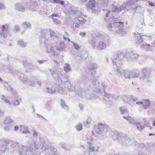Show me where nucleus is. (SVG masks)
Segmentation results:
<instances>
[{"label":"nucleus","mask_w":155,"mask_h":155,"mask_svg":"<svg viewBox=\"0 0 155 155\" xmlns=\"http://www.w3.org/2000/svg\"><path fill=\"white\" fill-rule=\"evenodd\" d=\"M90 82L94 86H98L99 84L98 79L93 76L91 78Z\"/></svg>","instance_id":"obj_27"},{"label":"nucleus","mask_w":155,"mask_h":155,"mask_svg":"<svg viewBox=\"0 0 155 155\" xmlns=\"http://www.w3.org/2000/svg\"><path fill=\"white\" fill-rule=\"evenodd\" d=\"M82 125L81 123H79L75 126V128L77 130L80 131L82 129Z\"/></svg>","instance_id":"obj_50"},{"label":"nucleus","mask_w":155,"mask_h":155,"mask_svg":"<svg viewBox=\"0 0 155 155\" xmlns=\"http://www.w3.org/2000/svg\"><path fill=\"white\" fill-rule=\"evenodd\" d=\"M64 47V42H57L55 45L56 50H53L52 51V54L54 56L60 55L61 52L63 51Z\"/></svg>","instance_id":"obj_7"},{"label":"nucleus","mask_w":155,"mask_h":155,"mask_svg":"<svg viewBox=\"0 0 155 155\" xmlns=\"http://www.w3.org/2000/svg\"><path fill=\"white\" fill-rule=\"evenodd\" d=\"M46 48V52L48 53H50L53 50V47L52 45L51 44H50L48 43L45 45Z\"/></svg>","instance_id":"obj_32"},{"label":"nucleus","mask_w":155,"mask_h":155,"mask_svg":"<svg viewBox=\"0 0 155 155\" xmlns=\"http://www.w3.org/2000/svg\"><path fill=\"white\" fill-rule=\"evenodd\" d=\"M137 125V129L139 130H142L144 128V126L143 124H142L140 122H138L136 123Z\"/></svg>","instance_id":"obj_44"},{"label":"nucleus","mask_w":155,"mask_h":155,"mask_svg":"<svg viewBox=\"0 0 155 155\" xmlns=\"http://www.w3.org/2000/svg\"><path fill=\"white\" fill-rule=\"evenodd\" d=\"M23 25H26L28 28H30L31 24L28 21L25 22L23 23Z\"/></svg>","instance_id":"obj_62"},{"label":"nucleus","mask_w":155,"mask_h":155,"mask_svg":"<svg viewBox=\"0 0 155 155\" xmlns=\"http://www.w3.org/2000/svg\"><path fill=\"white\" fill-rule=\"evenodd\" d=\"M4 130L7 131H10L12 130V126L11 125H6L4 127Z\"/></svg>","instance_id":"obj_53"},{"label":"nucleus","mask_w":155,"mask_h":155,"mask_svg":"<svg viewBox=\"0 0 155 155\" xmlns=\"http://www.w3.org/2000/svg\"><path fill=\"white\" fill-rule=\"evenodd\" d=\"M119 60V58H115L114 59L112 60V63L114 65H116V67H117V69H116V71L117 72V73L118 74H119L120 75H122L123 73H124V71H123V72H122L120 68H119L117 67V66L116 64V62H117V61H118Z\"/></svg>","instance_id":"obj_18"},{"label":"nucleus","mask_w":155,"mask_h":155,"mask_svg":"<svg viewBox=\"0 0 155 155\" xmlns=\"http://www.w3.org/2000/svg\"><path fill=\"white\" fill-rule=\"evenodd\" d=\"M8 25H3L2 27V31L0 32V34L2 37L5 38L7 37L8 34Z\"/></svg>","instance_id":"obj_14"},{"label":"nucleus","mask_w":155,"mask_h":155,"mask_svg":"<svg viewBox=\"0 0 155 155\" xmlns=\"http://www.w3.org/2000/svg\"><path fill=\"white\" fill-rule=\"evenodd\" d=\"M6 7L3 3L0 2V10L4 9Z\"/></svg>","instance_id":"obj_64"},{"label":"nucleus","mask_w":155,"mask_h":155,"mask_svg":"<svg viewBox=\"0 0 155 155\" xmlns=\"http://www.w3.org/2000/svg\"><path fill=\"white\" fill-rule=\"evenodd\" d=\"M64 87L65 88L69 91H74L77 85H75L74 86L71 83V81L70 80H68L64 82Z\"/></svg>","instance_id":"obj_12"},{"label":"nucleus","mask_w":155,"mask_h":155,"mask_svg":"<svg viewBox=\"0 0 155 155\" xmlns=\"http://www.w3.org/2000/svg\"><path fill=\"white\" fill-rule=\"evenodd\" d=\"M130 99L131 100H133L134 102H137L138 100L137 98L133 95H131L130 97Z\"/></svg>","instance_id":"obj_63"},{"label":"nucleus","mask_w":155,"mask_h":155,"mask_svg":"<svg viewBox=\"0 0 155 155\" xmlns=\"http://www.w3.org/2000/svg\"><path fill=\"white\" fill-rule=\"evenodd\" d=\"M49 33L50 36L51 38H54L57 37V34L53 31L50 30Z\"/></svg>","instance_id":"obj_48"},{"label":"nucleus","mask_w":155,"mask_h":155,"mask_svg":"<svg viewBox=\"0 0 155 155\" xmlns=\"http://www.w3.org/2000/svg\"><path fill=\"white\" fill-rule=\"evenodd\" d=\"M18 76L19 80L23 83L26 82L28 80V78L24 74L18 72L17 74Z\"/></svg>","instance_id":"obj_20"},{"label":"nucleus","mask_w":155,"mask_h":155,"mask_svg":"<svg viewBox=\"0 0 155 155\" xmlns=\"http://www.w3.org/2000/svg\"><path fill=\"white\" fill-rule=\"evenodd\" d=\"M37 4L34 1H32L30 4V9L32 11H36L37 9Z\"/></svg>","instance_id":"obj_21"},{"label":"nucleus","mask_w":155,"mask_h":155,"mask_svg":"<svg viewBox=\"0 0 155 155\" xmlns=\"http://www.w3.org/2000/svg\"><path fill=\"white\" fill-rule=\"evenodd\" d=\"M141 49H144L148 51H150L151 50V46L150 45L145 43V44H142L140 46Z\"/></svg>","instance_id":"obj_23"},{"label":"nucleus","mask_w":155,"mask_h":155,"mask_svg":"<svg viewBox=\"0 0 155 155\" xmlns=\"http://www.w3.org/2000/svg\"><path fill=\"white\" fill-rule=\"evenodd\" d=\"M85 6L87 10L91 9L94 13H95L98 10L95 0H89Z\"/></svg>","instance_id":"obj_8"},{"label":"nucleus","mask_w":155,"mask_h":155,"mask_svg":"<svg viewBox=\"0 0 155 155\" xmlns=\"http://www.w3.org/2000/svg\"><path fill=\"white\" fill-rule=\"evenodd\" d=\"M15 9L18 11L24 12L25 9L24 5L21 3H17L15 5Z\"/></svg>","instance_id":"obj_17"},{"label":"nucleus","mask_w":155,"mask_h":155,"mask_svg":"<svg viewBox=\"0 0 155 155\" xmlns=\"http://www.w3.org/2000/svg\"><path fill=\"white\" fill-rule=\"evenodd\" d=\"M93 39L89 40V43L94 49L95 48L96 46V42L94 40V39H97L95 38V36L93 35H92Z\"/></svg>","instance_id":"obj_25"},{"label":"nucleus","mask_w":155,"mask_h":155,"mask_svg":"<svg viewBox=\"0 0 155 155\" xmlns=\"http://www.w3.org/2000/svg\"><path fill=\"white\" fill-rule=\"evenodd\" d=\"M142 73L143 74V76L140 78V80L147 79L146 82L147 83H150L152 82L151 81L148 79L149 78L152 77L151 74L149 70L147 68H144L142 69Z\"/></svg>","instance_id":"obj_6"},{"label":"nucleus","mask_w":155,"mask_h":155,"mask_svg":"<svg viewBox=\"0 0 155 155\" xmlns=\"http://www.w3.org/2000/svg\"><path fill=\"white\" fill-rule=\"evenodd\" d=\"M8 70L9 72L12 74H18V71H14L13 68L12 67H10L8 68Z\"/></svg>","instance_id":"obj_49"},{"label":"nucleus","mask_w":155,"mask_h":155,"mask_svg":"<svg viewBox=\"0 0 155 155\" xmlns=\"http://www.w3.org/2000/svg\"><path fill=\"white\" fill-rule=\"evenodd\" d=\"M97 65L94 63H92L87 64V68L89 70H94L97 69L98 68Z\"/></svg>","instance_id":"obj_28"},{"label":"nucleus","mask_w":155,"mask_h":155,"mask_svg":"<svg viewBox=\"0 0 155 155\" xmlns=\"http://www.w3.org/2000/svg\"><path fill=\"white\" fill-rule=\"evenodd\" d=\"M10 143L11 144V147L13 148H15L19 146L18 143V142H15L13 141H10Z\"/></svg>","instance_id":"obj_46"},{"label":"nucleus","mask_w":155,"mask_h":155,"mask_svg":"<svg viewBox=\"0 0 155 155\" xmlns=\"http://www.w3.org/2000/svg\"><path fill=\"white\" fill-rule=\"evenodd\" d=\"M48 38L47 37H40L39 41L41 44L45 45L49 43Z\"/></svg>","instance_id":"obj_22"},{"label":"nucleus","mask_w":155,"mask_h":155,"mask_svg":"<svg viewBox=\"0 0 155 155\" xmlns=\"http://www.w3.org/2000/svg\"><path fill=\"white\" fill-rule=\"evenodd\" d=\"M87 143L89 144V148L90 150L92 152L94 151L95 150V148L91 145V142H89L88 141L87 142Z\"/></svg>","instance_id":"obj_51"},{"label":"nucleus","mask_w":155,"mask_h":155,"mask_svg":"<svg viewBox=\"0 0 155 155\" xmlns=\"http://www.w3.org/2000/svg\"><path fill=\"white\" fill-rule=\"evenodd\" d=\"M74 91H75L77 95L80 97H82L84 96V94L85 91L84 90L82 89L81 88L78 87L77 86L76 87Z\"/></svg>","instance_id":"obj_15"},{"label":"nucleus","mask_w":155,"mask_h":155,"mask_svg":"<svg viewBox=\"0 0 155 155\" xmlns=\"http://www.w3.org/2000/svg\"><path fill=\"white\" fill-rule=\"evenodd\" d=\"M149 147H147V150L150 152H152V150L155 149V143L149 145Z\"/></svg>","instance_id":"obj_43"},{"label":"nucleus","mask_w":155,"mask_h":155,"mask_svg":"<svg viewBox=\"0 0 155 155\" xmlns=\"http://www.w3.org/2000/svg\"><path fill=\"white\" fill-rule=\"evenodd\" d=\"M2 100L5 103L7 104L8 105H11V103L10 101L7 99L4 95H2L1 97Z\"/></svg>","instance_id":"obj_41"},{"label":"nucleus","mask_w":155,"mask_h":155,"mask_svg":"<svg viewBox=\"0 0 155 155\" xmlns=\"http://www.w3.org/2000/svg\"><path fill=\"white\" fill-rule=\"evenodd\" d=\"M10 142L8 139L3 138L0 140V151L4 153L7 149L6 146Z\"/></svg>","instance_id":"obj_11"},{"label":"nucleus","mask_w":155,"mask_h":155,"mask_svg":"<svg viewBox=\"0 0 155 155\" xmlns=\"http://www.w3.org/2000/svg\"><path fill=\"white\" fill-rule=\"evenodd\" d=\"M61 106L65 110H68V106L65 104V103L64 101L62 99L61 100Z\"/></svg>","instance_id":"obj_47"},{"label":"nucleus","mask_w":155,"mask_h":155,"mask_svg":"<svg viewBox=\"0 0 155 155\" xmlns=\"http://www.w3.org/2000/svg\"><path fill=\"white\" fill-rule=\"evenodd\" d=\"M124 74L125 78L128 79L138 78L140 75L139 72L126 70H124Z\"/></svg>","instance_id":"obj_9"},{"label":"nucleus","mask_w":155,"mask_h":155,"mask_svg":"<svg viewBox=\"0 0 155 155\" xmlns=\"http://www.w3.org/2000/svg\"><path fill=\"white\" fill-rule=\"evenodd\" d=\"M104 41H99L97 46V48L99 50H103L105 49L107 46L110 44V38L108 36L103 39Z\"/></svg>","instance_id":"obj_5"},{"label":"nucleus","mask_w":155,"mask_h":155,"mask_svg":"<svg viewBox=\"0 0 155 155\" xmlns=\"http://www.w3.org/2000/svg\"><path fill=\"white\" fill-rule=\"evenodd\" d=\"M60 145L63 148L68 150H70V149L68 148L67 145L66 143H61Z\"/></svg>","instance_id":"obj_55"},{"label":"nucleus","mask_w":155,"mask_h":155,"mask_svg":"<svg viewBox=\"0 0 155 155\" xmlns=\"http://www.w3.org/2000/svg\"><path fill=\"white\" fill-rule=\"evenodd\" d=\"M71 43L73 44L74 47L75 49L78 50L80 48V46L77 44L75 43L73 41H71Z\"/></svg>","instance_id":"obj_59"},{"label":"nucleus","mask_w":155,"mask_h":155,"mask_svg":"<svg viewBox=\"0 0 155 155\" xmlns=\"http://www.w3.org/2000/svg\"><path fill=\"white\" fill-rule=\"evenodd\" d=\"M120 111L121 113L123 115H126L128 114V112L127 110L125 108L120 107Z\"/></svg>","instance_id":"obj_52"},{"label":"nucleus","mask_w":155,"mask_h":155,"mask_svg":"<svg viewBox=\"0 0 155 155\" xmlns=\"http://www.w3.org/2000/svg\"><path fill=\"white\" fill-rule=\"evenodd\" d=\"M53 21L57 24H59L61 23V21L58 19L55 18H52Z\"/></svg>","instance_id":"obj_60"},{"label":"nucleus","mask_w":155,"mask_h":155,"mask_svg":"<svg viewBox=\"0 0 155 155\" xmlns=\"http://www.w3.org/2000/svg\"><path fill=\"white\" fill-rule=\"evenodd\" d=\"M110 130V127L107 124L100 123L98 126L95 127L94 132L97 134L104 135L109 132Z\"/></svg>","instance_id":"obj_3"},{"label":"nucleus","mask_w":155,"mask_h":155,"mask_svg":"<svg viewBox=\"0 0 155 155\" xmlns=\"http://www.w3.org/2000/svg\"><path fill=\"white\" fill-rule=\"evenodd\" d=\"M129 57L132 60L136 59L138 58V55L137 54L134 53L133 51H131L129 54Z\"/></svg>","instance_id":"obj_37"},{"label":"nucleus","mask_w":155,"mask_h":155,"mask_svg":"<svg viewBox=\"0 0 155 155\" xmlns=\"http://www.w3.org/2000/svg\"><path fill=\"white\" fill-rule=\"evenodd\" d=\"M121 98L123 101L126 103H127L129 100L127 96L126 95H122Z\"/></svg>","instance_id":"obj_54"},{"label":"nucleus","mask_w":155,"mask_h":155,"mask_svg":"<svg viewBox=\"0 0 155 155\" xmlns=\"http://www.w3.org/2000/svg\"><path fill=\"white\" fill-rule=\"evenodd\" d=\"M56 84H47L45 91L47 93L53 94L56 91L60 94L63 93V88L61 85L63 84V82L61 79L58 78V81Z\"/></svg>","instance_id":"obj_2"},{"label":"nucleus","mask_w":155,"mask_h":155,"mask_svg":"<svg viewBox=\"0 0 155 155\" xmlns=\"http://www.w3.org/2000/svg\"><path fill=\"white\" fill-rule=\"evenodd\" d=\"M63 72L62 70L59 68H57L56 70V74L57 73L58 75V76H57V77H58V78L61 79L62 80V79L60 78V77H61V76H63V74L62 72Z\"/></svg>","instance_id":"obj_33"},{"label":"nucleus","mask_w":155,"mask_h":155,"mask_svg":"<svg viewBox=\"0 0 155 155\" xmlns=\"http://www.w3.org/2000/svg\"><path fill=\"white\" fill-rule=\"evenodd\" d=\"M103 2L102 3V5L104 7H106L108 5L109 0H103Z\"/></svg>","instance_id":"obj_58"},{"label":"nucleus","mask_w":155,"mask_h":155,"mask_svg":"<svg viewBox=\"0 0 155 155\" xmlns=\"http://www.w3.org/2000/svg\"><path fill=\"white\" fill-rule=\"evenodd\" d=\"M103 11L105 12L106 18H104L105 21L108 20L110 23L107 25V28L109 31L115 32L118 34L123 35L125 34V32L123 30V22L120 21H116V19L114 16L111 17L110 16V11L108 9H103Z\"/></svg>","instance_id":"obj_1"},{"label":"nucleus","mask_w":155,"mask_h":155,"mask_svg":"<svg viewBox=\"0 0 155 155\" xmlns=\"http://www.w3.org/2000/svg\"><path fill=\"white\" fill-rule=\"evenodd\" d=\"M36 79V77H33L29 80L28 79L27 82L29 86H30L35 87L36 86V83L35 82V80Z\"/></svg>","instance_id":"obj_19"},{"label":"nucleus","mask_w":155,"mask_h":155,"mask_svg":"<svg viewBox=\"0 0 155 155\" xmlns=\"http://www.w3.org/2000/svg\"><path fill=\"white\" fill-rule=\"evenodd\" d=\"M123 118L126 120H128L130 124H136V123L134 118L131 117L129 116H124Z\"/></svg>","instance_id":"obj_29"},{"label":"nucleus","mask_w":155,"mask_h":155,"mask_svg":"<svg viewBox=\"0 0 155 155\" xmlns=\"http://www.w3.org/2000/svg\"><path fill=\"white\" fill-rule=\"evenodd\" d=\"M79 26V25L78 23H74L72 24L71 27L72 28H77Z\"/></svg>","instance_id":"obj_61"},{"label":"nucleus","mask_w":155,"mask_h":155,"mask_svg":"<svg viewBox=\"0 0 155 155\" xmlns=\"http://www.w3.org/2000/svg\"><path fill=\"white\" fill-rule=\"evenodd\" d=\"M14 122L13 120L10 116L6 117L4 121V124H9Z\"/></svg>","instance_id":"obj_26"},{"label":"nucleus","mask_w":155,"mask_h":155,"mask_svg":"<svg viewBox=\"0 0 155 155\" xmlns=\"http://www.w3.org/2000/svg\"><path fill=\"white\" fill-rule=\"evenodd\" d=\"M134 35L135 37H137L138 38H140V39H139L138 41L139 43H142L144 41H150L152 37L150 35H141L138 32L134 33Z\"/></svg>","instance_id":"obj_10"},{"label":"nucleus","mask_w":155,"mask_h":155,"mask_svg":"<svg viewBox=\"0 0 155 155\" xmlns=\"http://www.w3.org/2000/svg\"><path fill=\"white\" fill-rule=\"evenodd\" d=\"M127 6V5L126 2H124L123 4L121 5L120 7V9L121 11L122 10H124L125 8H126V7Z\"/></svg>","instance_id":"obj_56"},{"label":"nucleus","mask_w":155,"mask_h":155,"mask_svg":"<svg viewBox=\"0 0 155 155\" xmlns=\"http://www.w3.org/2000/svg\"><path fill=\"white\" fill-rule=\"evenodd\" d=\"M143 107L144 109L146 110L148 108L150 104V101L148 99L143 100Z\"/></svg>","instance_id":"obj_24"},{"label":"nucleus","mask_w":155,"mask_h":155,"mask_svg":"<svg viewBox=\"0 0 155 155\" xmlns=\"http://www.w3.org/2000/svg\"><path fill=\"white\" fill-rule=\"evenodd\" d=\"M104 92V98H103L106 100V101L107 100L106 99H105V98H107V99H109L111 97H112V95L110 94H108L105 92Z\"/></svg>","instance_id":"obj_57"},{"label":"nucleus","mask_w":155,"mask_h":155,"mask_svg":"<svg viewBox=\"0 0 155 155\" xmlns=\"http://www.w3.org/2000/svg\"><path fill=\"white\" fill-rule=\"evenodd\" d=\"M41 37H47L48 35V31L45 29H41Z\"/></svg>","instance_id":"obj_42"},{"label":"nucleus","mask_w":155,"mask_h":155,"mask_svg":"<svg viewBox=\"0 0 155 155\" xmlns=\"http://www.w3.org/2000/svg\"><path fill=\"white\" fill-rule=\"evenodd\" d=\"M126 2L127 6L130 7L135 4L136 0H128Z\"/></svg>","instance_id":"obj_40"},{"label":"nucleus","mask_w":155,"mask_h":155,"mask_svg":"<svg viewBox=\"0 0 155 155\" xmlns=\"http://www.w3.org/2000/svg\"><path fill=\"white\" fill-rule=\"evenodd\" d=\"M112 11L114 12L118 13H119L121 11L120 7L118 8L117 6L114 5L113 4L112 5Z\"/></svg>","instance_id":"obj_39"},{"label":"nucleus","mask_w":155,"mask_h":155,"mask_svg":"<svg viewBox=\"0 0 155 155\" xmlns=\"http://www.w3.org/2000/svg\"><path fill=\"white\" fill-rule=\"evenodd\" d=\"M34 149L30 147H25L24 146L20 147L18 150V153L19 155H36L34 153Z\"/></svg>","instance_id":"obj_4"},{"label":"nucleus","mask_w":155,"mask_h":155,"mask_svg":"<svg viewBox=\"0 0 155 155\" xmlns=\"http://www.w3.org/2000/svg\"><path fill=\"white\" fill-rule=\"evenodd\" d=\"M19 101H21V100L20 99H13L12 101V104L14 106H17L19 105L20 104Z\"/></svg>","instance_id":"obj_35"},{"label":"nucleus","mask_w":155,"mask_h":155,"mask_svg":"<svg viewBox=\"0 0 155 155\" xmlns=\"http://www.w3.org/2000/svg\"><path fill=\"white\" fill-rule=\"evenodd\" d=\"M27 43L25 42L22 40H19L18 41V45L23 48L25 47L27 45Z\"/></svg>","instance_id":"obj_45"},{"label":"nucleus","mask_w":155,"mask_h":155,"mask_svg":"<svg viewBox=\"0 0 155 155\" xmlns=\"http://www.w3.org/2000/svg\"><path fill=\"white\" fill-rule=\"evenodd\" d=\"M84 97H85L88 99H91L93 98V97L94 96V98H97L98 97V96H94V94H90L88 93L87 92L85 91V93L84 94Z\"/></svg>","instance_id":"obj_30"},{"label":"nucleus","mask_w":155,"mask_h":155,"mask_svg":"<svg viewBox=\"0 0 155 155\" xmlns=\"http://www.w3.org/2000/svg\"><path fill=\"white\" fill-rule=\"evenodd\" d=\"M22 58L25 60H24L22 61V64L24 67L26 68V71H30L32 70V66L31 64L28 62L26 60V58L25 57H22Z\"/></svg>","instance_id":"obj_13"},{"label":"nucleus","mask_w":155,"mask_h":155,"mask_svg":"<svg viewBox=\"0 0 155 155\" xmlns=\"http://www.w3.org/2000/svg\"><path fill=\"white\" fill-rule=\"evenodd\" d=\"M116 134L117 136L118 137V138H121L123 139L125 141H127L128 142H129L131 140L130 137H127L126 135L120 132V133H119L117 132H116Z\"/></svg>","instance_id":"obj_16"},{"label":"nucleus","mask_w":155,"mask_h":155,"mask_svg":"<svg viewBox=\"0 0 155 155\" xmlns=\"http://www.w3.org/2000/svg\"><path fill=\"white\" fill-rule=\"evenodd\" d=\"M75 20L76 21L78 22L79 21L82 24H84L86 21L83 17L80 16L76 18Z\"/></svg>","instance_id":"obj_34"},{"label":"nucleus","mask_w":155,"mask_h":155,"mask_svg":"<svg viewBox=\"0 0 155 155\" xmlns=\"http://www.w3.org/2000/svg\"><path fill=\"white\" fill-rule=\"evenodd\" d=\"M28 127L24 126H21L20 127V131L23 134H29V131L28 130Z\"/></svg>","instance_id":"obj_31"},{"label":"nucleus","mask_w":155,"mask_h":155,"mask_svg":"<svg viewBox=\"0 0 155 155\" xmlns=\"http://www.w3.org/2000/svg\"><path fill=\"white\" fill-rule=\"evenodd\" d=\"M77 8L74 7H71V9L69 10L68 12L71 14L75 15L77 13Z\"/></svg>","instance_id":"obj_38"},{"label":"nucleus","mask_w":155,"mask_h":155,"mask_svg":"<svg viewBox=\"0 0 155 155\" xmlns=\"http://www.w3.org/2000/svg\"><path fill=\"white\" fill-rule=\"evenodd\" d=\"M71 69L70 64L67 63H66L64 67V71L66 73H68L71 71Z\"/></svg>","instance_id":"obj_36"}]
</instances>
